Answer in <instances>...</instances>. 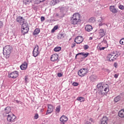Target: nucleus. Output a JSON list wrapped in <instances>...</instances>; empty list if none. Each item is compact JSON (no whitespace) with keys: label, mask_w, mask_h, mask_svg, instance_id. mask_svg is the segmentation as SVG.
<instances>
[{"label":"nucleus","mask_w":124,"mask_h":124,"mask_svg":"<svg viewBox=\"0 0 124 124\" xmlns=\"http://www.w3.org/2000/svg\"><path fill=\"white\" fill-rule=\"evenodd\" d=\"M91 78H93V77L92 76V77H91Z\"/></svg>","instance_id":"51"},{"label":"nucleus","mask_w":124,"mask_h":124,"mask_svg":"<svg viewBox=\"0 0 124 124\" xmlns=\"http://www.w3.org/2000/svg\"><path fill=\"white\" fill-rule=\"evenodd\" d=\"M24 18H23V17L21 16H18L16 19V22H17L18 23H19V24H22V23H24Z\"/></svg>","instance_id":"19"},{"label":"nucleus","mask_w":124,"mask_h":124,"mask_svg":"<svg viewBox=\"0 0 124 124\" xmlns=\"http://www.w3.org/2000/svg\"><path fill=\"white\" fill-rule=\"evenodd\" d=\"M3 27V22L2 21H0V29H1Z\"/></svg>","instance_id":"37"},{"label":"nucleus","mask_w":124,"mask_h":124,"mask_svg":"<svg viewBox=\"0 0 124 124\" xmlns=\"http://www.w3.org/2000/svg\"><path fill=\"white\" fill-rule=\"evenodd\" d=\"M61 50H62V47L60 46H57L54 49L55 52H59V51H61Z\"/></svg>","instance_id":"28"},{"label":"nucleus","mask_w":124,"mask_h":124,"mask_svg":"<svg viewBox=\"0 0 124 124\" xmlns=\"http://www.w3.org/2000/svg\"><path fill=\"white\" fill-rule=\"evenodd\" d=\"M97 88L99 90H101L99 91L98 94L101 97L104 96L109 92V85L107 84H102L101 83H99L97 85Z\"/></svg>","instance_id":"1"},{"label":"nucleus","mask_w":124,"mask_h":124,"mask_svg":"<svg viewBox=\"0 0 124 124\" xmlns=\"http://www.w3.org/2000/svg\"><path fill=\"white\" fill-rule=\"evenodd\" d=\"M41 21L43 22V21H45V17L44 16H41Z\"/></svg>","instance_id":"41"},{"label":"nucleus","mask_w":124,"mask_h":124,"mask_svg":"<svg viewBox=\"0 0 124 124\" xmlns=\"http://www.w3.org/2000/svg\"><path fill=\"white\" fill-rule=\"evenodd\" d=\"M58 77H62V73H58Z\"/></svg>","instance_id":"45"},{"label":"nucleus","mask_w":124,"mask_h":124,"mask_svg":"<svg viewBox=\"0 0 124 124\" xmlns=\"http://www.w3.org/2000/svg\"><path fill=\"white\" fill-rule=\"evenodd\" d=\"M85 124H92V123H91V122H89L88 121H87L85 123Z\"/></svg>","instance_id":"48"},{"label":"nucleus","mask_w":124,"mask_h":124,"mask_svg":"<svg viewBox=\"0 0 124 124\" xmlns=\"http://www.w3.org/2000/svg\"><path fill=\"white\" fill-rule=\"evenodd\" d=\"M119 9H121V10H124V6L122 5H120L119 6Z\"/></svg>","instance_id":"33"},{"label":"nucleus","mask_w":124,"mask_h":124,"mask_svg":"<svg viewBox=\"0 0 124 124\" xmlns=\"http://www.w3.org/2000/svg\"><path fill=\"white\" fill-rule=\"evenodd\" d=\"M79 85V83H77V82H74L73 83V86H77Z\"/></svg>","instance_id":"40"},{"label":"nucleus","mask_w":124,"mask_h":124,"mask_svg":"<svg viewBox=\"0 0 124 124\" xmlns=\"http://www.w3.org/2000/svg\"><path fill=\"white\" fill-rule=\"evenodd\" d=\"M54 110V107L51 104H47V110L46 112V115H49L53 112Z\"/></svg>","instance_id":"10"},{"label":"nucleus","mask_w":124,"mask_h":124,"mask_svg":"<svg viewBox=\"0 0 124 124\" xmlns=\"http://www.w3.org/2000/svg\"><path fill=\"white\" fill-rule=\"evenodd\" d=\"M34 118L35 120H37V119L39 118L38 114L36 113L34 116Z\"/></svg>","instance_id":"36"},{"label":"nucleus","mask_w":124,"mask_h":124,"mask_svg":"<svg viewBox=\"0 0 124 124\" xmlns=\"http://www.w3.org/2000/svg\"><path fill=\"white\" fill-rule=\"evenodd\" d=\"M88 73V70L87 69L82 68L78 72V75L80 77H84Z\"/></svg>","instance_id":"8"},{"label":"nucleus","mask_w":124,"mask_h":124,"mask_svg":"<svg viewBox=\"0 0 124 124\" xmlns=\"http://www.w3.org/2000/svg\"><path fill=\"white\" fill-rule=\"evenodd\" d=\"M19 76V74H18V71H14L11 73L9 74L8 76L9 78H12L13 79H16L17 77Z\"/></svg>","instance_id":"9"},{"label":"nucleus","mask_w":124,"mask_h":124,"mask_svg":"<svg viewBox=\"0 0 124 124\" xmlns=\"http://www.w3.org/2000/svg\"><path fill=\"white\" fill-rule=\"evenodd\" d=\"M120 43L121 45H124V38L120 40Z\"/></svg>","instance_id":"32"},{"label":"nucleus","mask_w":124,"mask_h":124,"mask_svg":"<svg viewBox=\"0 0 124 124\" xmlns=\"http://www.w3.org/2000/svg\"><path fill=\"white\" fill-rule=\"evenodd\" d=\"M89 54L88 52H87L86 53H85L84 52L79 53L76 55V58H77V56H79V55H82V56H84V58H87V57L89 56Z\"/></svg>","instance_id":"22"},{"label":"nucleus","mask_w":124,"mask_h":124,"mask_svg":"<svg viewBox=\"0 0 124 124\" xmlns=\"http://www.w3.org/2000/svg\"><path fill=\"white\" fill-rule=\"evenodd\" d=\"M114 66L115 67V68H117L118 67V63L115 62L114 64Z\"/></svg>","instance_id":"43"},{"label":"nucleus","mask_w":124,"mask_h":124,"mask_svg":"<svg viewBox=\"0 0 124 124\" xmlns=\"http://www.w3.org/2000/svg\"><path fill=\"white\" fill-rule=\"evenodd\" d=\"M89 121L90 123H93V119L92 118H90Z\"/></svg>","instance_id":"46"},{"label":"nucleus","mask_w":124,"mask_h":124,"mask_svg":"<svg viewBox=\"0 0 124 124\" xmlns=\"http://www.w3.org/2000/svg\"><path fill=\"white\" fill-rule=\"evenodd\" d=\"M118 77H119V74H115L114 76V78H118Z\"/></svg>","instance_id":"44"},{"label":"nucleus","mask_w":124,"mask_h":124,"mask_svg":"<svg viewBox=\"0 0 124 124\" xmlns=\"http://www.w3.org/2000/svg\"><path fill=\"white\" fill-rule=\"evenodd\" d=\"M105 49V47H102V48H101L100 49V50H104Z\"/></svg>","instance_id":"49"},{"label":"nucleus","mask_w":124,"mask_h":124,"mask_svg":"<svg viewBox=\"0 0 124 124\" xmlns=\"http://www.w3.org/2000/svg\"><path fill=\"white\" fill-rule=\"evenodd\" d=\"M41 2L40 0H35L34 1V3L35 4H39V3H40Z\"/></svg>","instance_id":"34"},{"label":"nucleus","mask_w":124,"mask_h":124,"mask_svg":"<svg viewBox=\"0 0 124 124\" xmlns=\"http://www.w3.org/2000/svg\"><path fill=\"white\" fill-rule=\"evenodd\" d=\"M77 100L80 102H84L85 101V98L83 97H78L77 98Z\"/></svg>","instance_id":"25"},{"label":"nucleus","mask_w":124,"mask_h":124,"mask_svg":"<svg viewBox=\"0 0 124 124\" xmlns=\"http://www.w3.org/2000/svg\"><path fill=\"white\" fill-rule=\"evenodd\" d=\"M11 53V49L9 46H6L3 48V54L4 56H8Z\"/></svg>","instance_id":"5"},{"label":"nucleus","mask_w":124,"mask_h":124,"mask_svg":"<svg viewBox=\"0 0 124 124\" xmlns=\"http://www.w3.org/2000/svg\"><path fill=\"white\" fill-rule=\"evenodd\" d=\"M84 50H87V49H89V46L86 45L84 46Z\"/></svg>","instance_id":"39"},{"label":"nucleus","mask_w":124,"mask_h":124,"mask_svg":"<svg viewBox=\"0 0 124 124\" xmlns=\"http://www.w3.org/2000/svg\"><path fill=\"white\" fill-rule=\"evenodd\" d=\"M109 10L113 14H116V13H118V9L116 8L115 6L112 5L109 6Z\"/></svg>","instance_id":"14"},{"label":"nucleus","mask_w":124,"mask_h":124,"mask_svg":"<svg viewBox=\"0 0 124 124\" xmlns=\"http://www.w3.org/2000/svg\"><path fill=\"white\" fill-rule=\"evenodd\" d=\"M76 46V44L75 43H73L72 44V46H71V48H74V47Z\"/></svg>","instance_id":"42"},{"label":"nucleus","mask_w":124,"mask_h":124,"mask_svg":"<svg viewBox=\"0 0 124 124\" xmlns=\"http://www.w3.org/2000/svg\"><path fill=\"white\" fill-rule=\"evenodd\" d=\"M58 1V0H52L51 2H50V4L52 5H56V4H57V2Z\"/></svg>","instance_id":"30"},{"label":"nucleus","mask_w":124,"mask_h":124,"mask_svg":"<svg viewBox=\"0 0 124 124\" xmlns=\"http://www.w3.org/2000/svg\"><path fill=\"white\" fill-rule=\"evenodd\" d=\"M58 28H59V26H58V25L54 26L53 29L51 30V32L52 33L55 32V31H57V30H58Z\"/></svg>","instance_id":"29"},{"label":"nucleus","mask_w":124,"mask_h":124,"mask_svg":"<svg viewBox=\"0 0 124 124\" xmlns=\"http://www.w3.org/2000/svg\"><path fill=\"white\" fill-rule=\"evenodd\" d=\"M29 24L27 23H23L21 26V32L25 35L29 32Z\"/></svg>","instance_id":"3"},{"label":"nucleus","mask_w":124,"mask_h":124,"mask_svg":"<svg viewBox=\"0 0 124 124\" xmlns=\"http://www.w3.org/2000/svg\"><path fill=\"white\" fill-rule=\"evenodd\" d=\"M28 68V63L27 62L23 63L21 66L20 68L21 70H26Z\"/></svg>","instance_id":"21"},{"label":"nucleus","mask_w":124,"mask_h":124,"mask_svg":"<svg viewBox=\"0 0 124 124\" xmlns=\"http://www.w3.org/2000/svg\"><path fill=\"white\" fill-rule=\"evenodd\" d=\"M39 32H40V30L38 28H36L34 31L33 32V35H37V34H38V33H39Z\"/></svg>","instance_id":"24"},{"label":"nucleus","mask_w":124,"mask_h":124,"mask_svg":"<svg viewBox=\"0 0 124 124\" xmlns=\"http://www.w3.org/2000/svg\"><path fill=\"white\" fill-rule=\"evenodd\" d=\"M97 23L99 27H102V26H104V25H105L102 17H100V19L98 20Z\"/></svg>","instance_id":"20"},{"label":"nucleus","mask_w":124,"mask_h":124,"mask_svg":"<svg viewBox=\"0 0 124 124\" xmlns=\"http://www.w3.org/2000/svg\"><path fill=\"white\" fill-rule=\"evenodd\" d=\"M32 1V0H24L23 2L24 4H30L31 2Z\"/></svg>","instance_id":"26"},{"label":"nucleus","mask_w":124,"mask_h":124,"mask_svg":"<svg viewBox=\"0 0 124 124\" xmlns=\"http://www.w3.org/2000/svg\"><path fill=\"white\" fill-rule=\"evenodd\" d=\"M95 19L94 17H91L90 18L89 21L90 22H93V21H95Z\"/></svg>","instance_id":"38"},{"label":"nucleus","mask_w":124,"mask_h":124,"mask_svg":"<svg viewBox=\"0 0 124 124\" xmlns=\"http://www.w3.org/2000/svg\"><path fill=\"white\" fill-rule=\"evenodd\" d=\"M25 82H27V81H28V77H25Z\"/></svg>","instance_id":"47"},{"label":"nucleus","mask_w":124,"mask_h":124,"mask_svg":"<svg viewBox=\"0 0 124 124\" xmlns=\"http://www.w3.org/2000/svg\"><path fill=\"white\" fill-rule=\"evenodd\" d=\"M10 113H11V108L10 107H7L5 108L4 112L3 113V116H7V115H10Z\"/></svg>","instance_id":"13"},{"label":"nucleus","mask_w":124,"mask_h":124,"mask_svg":"<svg viewBox=\"0 0 124 124\" xmlns=\"http://www.w3.org/2000/svg\"><path fill=\"white\" fill-rule=\"evenodd\" d=\"M120 100H121V97L120 96L116 97L114 99V102H118Z\"/></svg>","instance_id":"27"},{"label":"nucleus","mask_w":124,"mask_h":124,"mask_svg":"<svg viewBox=\"0 0 124 124\" xmlns=\"http://www.w3.org/2000/svg\"><path fill=\"white\" fill-rule=\"evenodd\" d=\"M118 116L121 119H124V108L121 109L118 113Z\"/></svg>","instance_id":"17"},{"label":"nucleus","mask_w":124,"mask_h":124,"mask_svg":"<svg viewBox=\"0 0 124 124\" xmlns=\"http://www.w3.org/2000/svg\"><path fill=\"white\" fill-rule=\"evenodd\" d=\"M98 35L100 37V38H102V37H103V36L105 35V31H104V30L100 29L98 31Z\"/></svg>","instance_id":"16"},{"label":"nucleus","mask_w":124,"mask_h":124,"mask_svg":"<svg viewBox=\"0 0 124 124\" xmlns=\"http://www.w3.org/2000/svg\"><path fill=\"white\" fill-rule=\"evenodd\" d=\"M118 58V54L115 55L114 54H108L107 57V60L109 62H114Z\"/></svg>","instance_id":"6"},{"label":"nucleus","mask_w":124,"mask_h":124,"mask_svg":"<svg viewBox=\"0 0 124 124\" xmlns=\"http://www.w3.org/2000/svg\"><path fill=\"white\" fill-rule=\"evenodd\" d=\"M85 31H93V26L91 25H87L85 27Z\"/></svg>","instance_id":"23"},{"label":"nucleus","mask_w":124,"mask_h":124,"mask_svg":"<svg viewBox=\"0 0 124 124\" xmlns=\"http://www.w3.org/2000/svg\"><path fill=\"white\" fill-rule=\"evenodd\" d=\"M56 112H60L61 111V106H58L56 108Z\"/></svg>","instance_id":"31"},{"label":"nucleus","mask_w":124,"mask_h":124,"mask_svg":"<svg viewBox=\"0 0 124 124\" xmlns=\"http://www.w3.org/2000/svg\"><path fill=\"white\" fill-rule=\"evenodd\" d=\"M81 21V15L78 13L74 14L71 17V23L72 25H77Z\"/></svg>","instance_id":"2"},{"label":"nucleus","mask_w":124,"mask_h":124,"mask_svg":"<svg viewBox=\"0 0 124 124\" xmlns=\"http://www.w3.org/2000/svg\"><path fill=\"white\" fill-rule=\"evenodd\" d=\"M95 80V79H93V81H94Z\"/></svg>","instance_id":"52"},{"label":"nucleus","mask_w":124,"mask_h":124,"mask_svg":"<svg viewBox=\"0 0 124 124\" xmlns=\"http://www.w3.org/2000/svg\"><path fill=\"white\" fill-rule=\"evenodd\" d=\"M32 54L33 57H37V56H38V54H40V52H39V46H38V45H36L35 46Z\"/></svg>","instance_id":"7"},{"label":"nucleus","mask_w":124,"mask_h":124,"mask_svg":"<svg viewBox=\"0 0 124 124\" xmlns=\"http://www.w3.org/2000/svg\"><path fill=\"white\" fill-rule=\"evenodd\" d=\"M108 117L106 116H103L100 121V124H108Z\"/></svg>","instance_id":"12"},{"label":"nucleus","mask_w":124,"mask_h":124,"mask_svg":"<svg viewBox=\"0 0 124 124\" xmlns=\"http://www.w3.org/2000/svg\"><path fill=\"white\" fill-rule=\"evenodd\" d=\"M41 2H43V1H45V0H40Z\"/></svg>","instance_id":"50"},{"label":"nucleus","mask_w":124,"mask_h":124,"mask_svg":"<svg viewBox=\"0 0 124 124\" xmlns=\"http://www.w3.org/2000/svg\"><path fill=\"white\" fill-rule=\"evenodd\" d=\"M59 59V55L57 54H54L51 55L50 60L51 62H56Z\"/></svg>","instance_id":"15"},{"label":"nucleus","mask_w":124,"mask_h":124,"mask_svg":"<svg viewBox=\"0 0 124 124\" xmlns=\"http://www.w3.org/2000/svg\"><path fill=\"white\" fill-rule=\"evenodd\" d=\"M63 37H64V36H63V34H60L58 35V38H63Z\"/></svg>","instance_id":"35"},{"label":"nucleus","mask_w":124,"mask_h":124,"mask_svg":"<svg viewBox=\"0 0 124 124\" xmlns=\"http://www.w3.org/2000/svg\"><path fill=\"white\" fill-rule=\"evenodd\" d=\"M84 41V38L81 36H78L75 39V42L77 43V44H80V43H82Z\"/></svg>","instance_id":"11"},{"label":"nucleus","mask_w":124,"mask_h":124,"mask_svg":"<svg viewBox=\"0 0 124 124\" xmlns=\"http://www.w3.org/2000/svg\"><path fill=\"white\" fill-rule=\"evenodd\" d=\"M7 116V121L9 123H15L16 122V116L14 114L11 113Z\"/></svg>","instance_id":"4"},{"label":"nucleus","mask_w":124,"mask_h":124,"mask_svg":"<svg viewBox=\"0 0 124 124\" xmlns=\"http://www.w3.org/2000/svg\"><path fill=\"white\" fill-rule=\"evenodd\" d=\"M67 121H68V118H67V117L65 116L64 115L62 116L60 118V122H61L62 124H64L65 123H66Z\"/></svg>","instance_id":"18"}]
</instances>
